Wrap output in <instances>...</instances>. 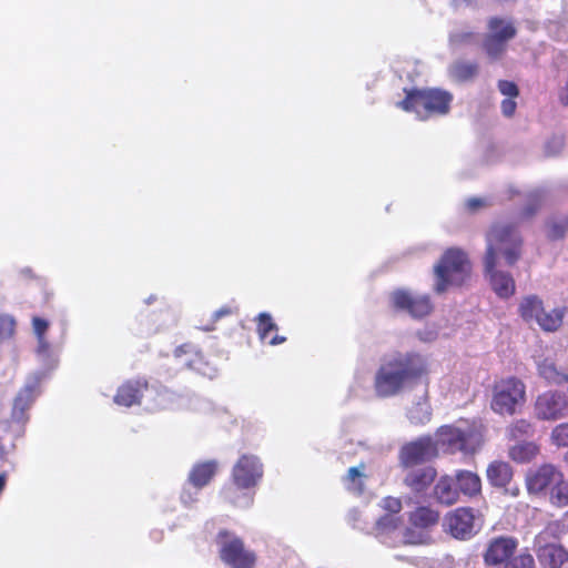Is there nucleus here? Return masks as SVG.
Here are the masks:
<instances>
[{"instance_id":"nucleus-32","label":"nucleus","mask_w":568,"mask_h":568,"mask_svg":"<svg viewBox=\"0 0 568 568\" xmlns=\"http://www.w3.org/2000/svg\"><path fill=\"white\" fill-rule=\"evenodd\" d=\"M549 501L556 507L568 506V479L565 478L562 471L560 474V479H557L555 486L550 490Z\"/></svg>"},{"instance_id":"nucleus-3","label":"nucleus","mask_w":568,"mask_h":568,"mask_svg":"<svg viewBox=\"0 0 568 568\" xmlns=\"http://www.w3.org/2000/svg\"><path fill=\"white\" fill-rule=\"evenodd\" d=\"M435 292L442 294L450 286H463L470 277L471 263L459 247L447 248L434 267Z\"/></svg>"},{"instance_id":"nucleus-13","label":"nucleus","mask_w":568,"mask_h":568,"mask_svg":"<svg viewBox=\"0 0 568 568\" xmlns=\"http://www.w3.org/2000/svg\"><path fill=\"white\" fill-rule=\"evenodd\" d=\"M560 474L561 470L549 463L541 464L536 468L529 469L525 477L527 491L530 495L549 496L557 479H560Z\"/></svg>"},{"instance_id":"nucleus-20","label":"nucleus","mask_w":568,"mask_h":568,"mask_svg":"<svg viewBox=\"0 0 568 568\" xmlns=\"http://www.w3.org/2000/svg\"><path fill=\"white\" fill-rule=\"evenodd\" d=\"M437 477V470L433 466H424L409 470L404 477V484L413 493L426 491Z\"/></svg>"},{"instance_id":"nucleus-8","label":"nucleus","mask_w":568,"mask_h":568,"mask_svg":"<svg viewBox=\"0 0 568 568\" xmlns=\"http://www.w3.org/2000/svg\"><path fill=\"white\" fill-rule=\"evenodd\" d=\"M481 443V435L474 427L445 425L437 430V444L448 453H474Z\"/></svg>"},{"instance_id":"nucleus-1","label":"nucleus","mask_w":568,"mask_h":568,"mask_svg":"<svg viewBox=\"0 0 568 568\" xmlns=\"http://www.w3.org/2000/svg\"><path fill=\"white\" fill-rule=\"evenodd\" d=\"M485 241L484 273L496 295L509 298L516 292L515 280L509 272L499 271L498 267L503 264L514 266L521 258L523 235L515 223L495 222L487 230Z\"/></svg>"},{"instance_id":"nucleus-50","label":"nucleus","mask_w":568,"mask_h":568,"mask_svg":"<svg viewBox=\"0 0 568 568\" xmlns=\"http://www.w3.org/2000/svg\"><path fill=\"white\" fill-rule=\"evenodd\" d=\"M6 486V475L0 474V493L4 489Z\"/></svg>"},{"instance_id":"nucleus-15","label":"nucleus","mask_w":568,"mask_h":568,"mask_svg":"<svg viewBox=\"0 0 568 568\" xmlns=\"http://www.w3.org/2000/svg\"><path fill=\"white\" fill-rule=\"evenodd\" d=\"M174 355L181 364L199 374L212 378L217 369L211 359L192 344H183L175 348Z\"/></svg>"},{"instance_id":"nucleus-53","label":"nucleus","mask_w":568,"mask_h":568,"mask_svg":"<svg viewBox=\"0 0 568 568\" xmlns=\"http://www.w3.org/2000/svg\"><path fill=\"white\" fill-rule=\"evenodd\" d=\"M518 493H519V489L517 488L515 491H513V495H514V496H517V495H518Z\"/></svg>"},{"instance_id":"nucleus-44","label":"nucleus","mask_w":568,"mask_h":568,"mask_svg":"<svg viewBox=\"0 0 568 568\" xmlns=\"http://www.w3.org/2000/svg\"><path fill=\"white\" fill-rule=\"evenodd\" d=\"M32 327H33V332L37 335V337L39 339H42L44 334L47 333V329L49 327V323H48L47 320H44L42 317L34 316L32 318Z\"/></svg>"},{"instance_id":"nucleus-18","label":"nucleus","mask_w":568,"mask_h":568,"mask_svg":"<svg viewBox=\"0 0 568 568\" xmlns=\"http://www.w3.org/2000/svg\"><path fill=\"white\" fill-rule=\"evenodd\" d=\"M536 555L542 568H561L568 561V551L559 544L546 542L545 532L536 537Z\"/></svg>"},{"instance_id":"nucleus-34","label":"nucleus","mask_w":568,"mask_h":568,"mask_svg":"<svg viewBox=\"0 0 568 568\" xmlns=\"http://www.w3.org/2000/svg\"><path fill=\"white\" fill-rule=\"evenodd\" d=\"M403 524L399 516L385 514L375 524V531L378 536L390 534L397 530Z\"/></svg>"},{"instance_id":"nucleus-48","label":"nucleus","mask_w":568,"mask_h":568,"mask_svg":"<svg viewBox=\"0 0 568 568\" xmlns=\"http://www.w3.org/2000/svg\"><path fill=\"white\" fill-rule=\"evenodd\" d=\"M484 200L479 197H471L467 201V206L469 210L475 211L481 206H484Z\"/></svg>"},{"instance_id":"nucleus-14","label":"nucleus","mask_w":568,"mask_h":568,"mask_svg":"<svg viewBox=\"0 0 568 568\" xmlns=\"http://www.w3.org/2000/svg\"><path fill=\"white\" fill-rule=\"evenodd\" d=\"M437 455L436 445L429 437H420L405 444L399 450V463L405 469L414 468Z\"/></svg>"},{"instance_id":"nucleus-11","label":"nucleus","mask_w":568,"mask_h":568,"mask_svg":"<svg viewBox=\"0 0 568 568\" xmlns=\"http://www.w3.org/2000/svg\"><path fill=\"white\" fill-rule=\"evenodd\" d=\"M534 415L538 420L555 422L568 416V396L549 389L539 394L534 403Z\"/></svg>"},{"instance_id":"nucleus-36","label":"nucleus","mask_w":568,"mask_h":568,"mask_svg":"<svg viewBox=\"0 0 568 568\" xmlns=\"http://www.w3.org/2000/svg\"><path fill=\"white\" fill-rule=\"evenodd\" d=\"M484 49L490 58L497 59L505 52L506 41L487 34L484 40Z\"/></svg>"},{"instance_id":"nucleus-43","label":"nucleus","mask_w":568,"mask_h":568,"mask_svg":"<svg viewBox=\"0 0 568 568\" xmlns=\"http://www.w3.org/2000/svg\"><path fill=\"white\" fill-rule=\"evenodd\" d=\"M498 90L506 98L516 99L519 95V89H518L517 84L513 81L499 80L498 81Z\"/></svg>"},{"instance_id":"nucleus-29","label":"nucleus","mask_w":568,"mask_h":568,"mask_svg":"<svg viewBox=\"0 0 568 568\" xmlns=\"http://www.w3.org/2000/svg\"><path fill=\"white\" fill-rule=\"evenodd\" d=\"M439 513L428 506H419L409 514V523L422 529L430 528L437 525Z\"/></svg>"},{"instance_id":"nucleus-23","label":"nucleus","mask_w":568,"mask_h":568,"mask_svg":"<svg viewBox=\"0 0 568 568\" xmlns=\"http://www.w3.org/2000/svg\"><path fill=\"white\" fill-rule=\"evenodd\" d=\"M434 497L444 506H452L458 501L459 490L450 476L445 475L438 479L434 486Z\"/></svg>"},{"instance_id":"nucleus-51","label":"nucleus","mask_w":568,"mask_h":568,"mask_svg":"<svg viewBox=\"0 0 568 568\" xmlns=\"http://www.w3.org/2000/svg\"><path fill=\"white\" fill-rule=\"evenodd\" d=\"M454 1L458 4H460V3L470 4L473 2V0H454Z\"/></svg>"},{"instance_id":"nucleus-19","label":"nucleus","mask_w":568,"mask_h":568,"mask_svg":"<svg viewBox=\"0 0 568 568\" xmlns=\"http://www.w3.org/2000/svg\"><path fill=\"white\" fill-rule=\"evenodd\" d=\"M148 387L149 383L144 377L128 379L119 386L113 400L124 407L139 405Z\"/></svg>"},{"instance_id":"nucleus-24","label":"nucleus","mask_w":568,"mask_h":568,"mask_svg":"<svg viewBox=\"0 0 568 568\" xmlns=\"http://www.w3.org/2000/svg\"><path fill=\"white\" fill-rule=\"evenodd\" d=\"M537 372L549 385H564L568 383V373L557 367L556 363L550 358H545L537 365Z\"/></svg>"},{"instance_id":"nucleus-6","label":"nucleus","mask_w":568,"mask_h":568,"mask_svg":"<svg viewBox=\"0 0 568 568\" xmlns=\"http://www.w3.org/2000/svg\"><path fill=\"white\" fill-rule=\"evenodd\" d=\"M220 559L230 568H254L256 565V554L246 548L242 538L235 536L226 529H222L216 535Z\"/></svg>"},{"instance_id":"nucleus-33","label":"nucleus","mask_w":568,"mask_h":568,"mask_svg":"<svg viewBox=\"0 0 568 568\" xmlns=\"http://www.w3.org/2000/svg\"><path fill=\"white\" fill-rule=\"evenodd\" d=\"M545 194L541 190H535L527 195V202L521 210V219H531L542 206Z\"/></svg>"},{"instance_id":"nucleus-35","label":"nucleus","mask_w":568,"mask_h":568,"mask_svg":"<svg viewBox=\"0 0 568 568\" xmlns=\"http://www.w3.org/2000/svg\"><path fill=\"white\" fill-rule=\"evenodd\" d=\"M365 464L362 463L358 467H351L345 477L344 483L347 486L348 489L362 493L364 485L362 481V478L365 477L364 470H365Z\"/></svg>"},{"instance_id":"nucleus-52","label":"nucleus","mask_w":568,"mask_h":568,"mask_svg":"<svg viewBox=\"0 0 568 568\" xmlns=\"http://www.w3.org/2000/svg\"><path fill=\"white\" fill-rule=\"evenodd\" d=\"M564 460H565L566 464H568V452L565 454Z\"/></svg>"},{"instance_id":"nucleus-30","label":"nucleus","mask_w":568,"mask_h":568,"mask_svg":"<svg viewBox=\"0 0 568 568\" xmlns=\"http://www.w3.org/2000/svg\"><path fill=\"white\" fill-rule=\"evenodd\" d=\"M488 30V34L506 42L511 40L517 33V30L511 22H507L499 17H493L489 19Z\"/></svg>"},{"instance_id":"nucleus-5","label":"nucleus","mask_w":568,"mask_h":568,"mask_svg":"<svg viewBox=\"0 0 568 568\" xmlns=\"http://www.w3.org/2000/svg\"><path fill=\"white\" fill-rule=\"evenodd\" d=\"M526 402V386L517 377L501 378L493 387L491 409L499 415L513 416Z\"/></svg>"},{"instance_id":"nucleus-2","label":"nucleus","mask_w":568,"mask_h":568,"mask_svg":"<svg viewBox=\"0 0 568 568\" xmlns=\"http://www.w3.org/2000/svg\"><path fill=\"white\" fill-rule=\"evenodd\" d=\"M428 364L418 353H396L385 361L374 378V388L378 397L397 395L404 387L424 381L428 385Z\"/></svg>"},{"instance_id":"nucleus-12","label":"nucleus","mask_w":568,"mask_h":568,"mask_svg":"<svg viewBox=\"0 0 568 568\" xmlns=\"http://www.w3.org/2000/svg\"><path fill=\"white\" fill-rule=\"evenodd\" d=\"M395 311L405 312L414 318H423L433 312V303L427 294H414L405 288H397L389 295Z\"/></svg>"},{"instance_id":"nucleus-7","label":"nucleus","mask_w":568,"mask_h":568,"mask_svg":"<svg viewBox=\"0 0 568 568\" xmlns=\"http://www.w3.org/2000/svg\"><path fill=\"white\" fill-rule=\"evenodd\" d=\"M443 525L455 539L468 540L480 529L483 515L473 507H457L445 515Z\"/></svg>"},{"instance_id":"nucleus-26","label":"nucleus","mask_w":568,"mask_h":568,"mask_svg":"<svg viewBox=\"0 0 568 568\" xmlns=\"http://www.w3.org/2000/svg\"><path fill=\"white\" fill-rule=\"evenodd\" d=\"M256 329L262 341L267 342L270 345H280L286 341V337L274 334L272 332L277 331V325L274 323L272 316L268 313H261L257 316Z\"/></svg>"},{"instance_id":"nucleus-31","label":"nucleus","mask_w":568,"mask_h":568,"mask_svg":"<svg viewBox=\"0 0 568 568\" xmlns=\"http://www.w3.org/2000/svg\"><path fill=\"white\" fill-rule=\"evenodd\" d=\"M534 432V425L530 420L519 418L506 428V437L508 440H519L532 436Z\"/></svg>"},{"instance_id":"nucleus-16","label":"nucleus","mask_w":568,"mask_h":568,"mask_svg":"<svg viewBox=\"0 0 568 568\" xmlns=\"http://www.w3.org/2000/svg\"><path fill=\"white\" fill-rule=\"evenodd\" d=\"M517 547L518 540L515 537L498 536L491 538L483 554L485 565L488 567L504 566L515 555Z\"/></svg>"},{"instance_id":"nucleus-38","label":"nucleus","mask_w":568,"mask_h":568,"mask_svg":"<svg viewBox=\"0 0 568 568\" xmlns=\"http://www.w3.org/2000/svg\"><path fill=\"white\" fill-rule=\"evenodd\" d=\"M535 560L534 557L525 551L517 556H511L507 562L503 566V568H534Z\"/></svg>"},{"instance_id":"nucleus-4","label":"nucleus","mask_w":568,"mask_h":568,"mask_svg":"<svg viewBox=\"0 0 568 568\" xmlns=\"http://www.w3.org/2000/svg\"><path fill=\"white\" fill-rule=\"evenodd\" d=\"M405 99L396 104L397 108L415 112L423 120L448 113L453 100L450 93L439 89H412L405 90Z\"/></svg>"},{"instance_id":"nucleus-42","label":"nucleus","mask_w":568,"mask_h":568,"mask_svg":"<svg viewBox=\"0 0 568 568\" xmlns=\"http://www.w3.org/2000/svg\"><path fill=\"white\" fill-rule=\"evenodd\" d=\"M381 507L388 514L398 516L403 508L402 500L397 497L387 496L382 499Z\"/></svg>"},{"instance_id":"nucleus-22","label":"nucleus","mask_w":568,"mask_h":568,"mask_svg":"<svg viewBox=\"0 0 568 568\" xmlns=\"http://www.w3.org/2000/svg\"><path fill=\"white\" fill-rule=\"evenodd\" d=\"M486 476L488 483L493 487L504 488L510 484L514 470L509 463L504 460H494L488 465Z\"/></svg>"},{"instance_id":"nucleus-37","label":"nucleus","mask_w":568,"mask_h":568,"mask_svg":"<svg viewBox=\"0 0 568 568\" xmlns=\"http://www.w3.org/2000/svg\"><path fill=\"white\" fill-rule=\"evenodd\" d=\"M16 320L8 314H0V345L13 337Z\"/></svg>"},{"instance_id":"nucleus-9","label":"nucleus","mask_w":568,"mask_h":568,"mask_svg":"<svg viewBox=\"0 0 568 568\" xmlns=\"http://www.w3.org/2000/svg\"><path fill=\"white\" fill-rule=\"evenodd\" d=\"M518 313L525 322L536 321L547 332L557 331L564 318L559 310L546 312L542 301L537 295L525 296L519 303Z\"/></svg>"},{"instance_id":"nucleus-39","label":"nucleus","mask_w":568,"mask_h":568,"mask_svg":"<svg viewBox=\"0 0 568 568\" xmlns=\"http://www.w3.org/2000/svg\"><path fill=\"white\" fill-rule=\"evenodd\" d=\"M550 440L556 447H568V422L552 428Z\"/></svg>"},{"instance_id":"nucleus-46","label":"nucleus","mask_w":568,"mask_h":568,"mask_svg":"<svg viewBox=\"0 0 568 568\" xmlns=\"http://www.w3.org/2000/svg\"><path fill=\"white\" fill-rule=\"evenodd\" d=\"M564 146V141L560 138H554L551 141H549L546 145V152L548 155L555 154L557 151H559Z\"/></svg>"},{"instance_id":"nucleus-45","label":"nucleus","mask_w":568,"mask_h":568,"mask_svg":"<svg viewBox=\"0 0 568 568\" xmlns=\"http://www.w3.org/2000/svg\"><path fill=\"white\" fill-rule=\"evenodd\" d=\"M517 103L515 99L506 98L501 101L500 109L505 116L510 118L515 114Z\"/></svg>"},{"instance_id":"nucleus-27","label":"nucleus","mask_w":568,"mask_h":568,"mask_svg":"<svg viewBox=\"0 0 568 568\" xmlns=\"http://www.w3.org/2000/svg\"><path fill=\"white\" fill-rule=\"evenodd\" d=\"M479 72V65L476 62L457 60L448 68L449 77L459 83L474 80Z\"/></svg>"},{"instance_id":"nucleus-10","label":"nucleus","mask_w":568,"mask_h":568,"mask_svg":"<svg viewBox=\"0 0 568 568\" xmlns=\"http://www.w3.org/2000/svg\"><path fill=\"white\" fill-rule=\"evenodd\" d=\"M263 474L261 459L253 454H243L232 468L231 480L237 489L248 490L257 486Z\"/></svg>"},{"instance_id":"nucleus-17","label":"nucleus","mask_w":568,"mask_h":568,"mask_svg":"<svg viewBox=\"0 0 568 568\" xmlns=\"http://www.w3.org/2000/svg\"><path fill=\"white\" fill-rule=\"evenodd\" d=\"M41 393V379L38 376L30 377L19 389L13 399L11 417L16 422H26L27 412L30 409L36 398Z\"/></svg>"},{"instance_id":"nucleus-49","label":"nucleus","mask_w":568,"mask_h":568,"mask_svg":"<svg viewBox=\"0 0 568 568\" xmlns=\"http://www.w3.org/2000/svg\"><path fill=\"white\" fill-rule=\"evenodd\" d=\"M559 101L562 105L568 106V81L561 88L559 92Z\"/></svg>"},{"instance_id":"nucleus-41","label":"nucleus","mask_w":568,"mask_h":568,"mask_svg":"<svg viewBox=\"0 0 568 568\" xmlns=\"http://www.w3.org/2000/svg\"><path fill=\"white\" fill-rule=\"evenodd\" d=\"M408 417L413 424H424L430 419V413L422 404L409 409Z\"/></svg>"},{"instance_id":"nucleus-54","label":"nucleus","mask_w":568,"mask_h":568,"mask_svg":"<svg viewBox=\"0 0 568 568\" xmlns=\"http://www.w3.org/2000/svg\"><path fill=\"white\" fill-rule=\"evenodd\" d=\"M225 491H226V494H230L231 488H226Z\"/></svg>"},{"instance_id":"nucleus-21","label":"nucleus","mask_w":568,"mask_h":568,"mask_svg":"<svg viewBox=\"0 0 568 568\" xmlns=\"http://www.w3.org/2000/svg\"><path fill=\"white\" fill-rule=\"evenodd\" d=\"M217 469L219 463L214 459L196 463L189 473V481L195 488L201 489L210 484Z\"/></svg>"},{"instance_id":"nucleus-25","label":"nucleus","mask_w":568,"mask_h":568,"mask_svg":"<svg viewBox=\"0 0 568 568\" xmlns=\"http://www.w3.org/2000/svg\"><path fill=\"white\" fill-rule=\"evenodd\" d=\"M455 481L459 494L468 497H476L481 493L480 477L470 470H457L455 474Z\"/></svg>"},{"instance_id":"nucleus-47","label":"nucleus","mask_w":568,"mask_h":568,"mask_svg":"<svg viewBox=\"0 0 568 568\" xmlns=\"http://www.w3.org/2000/svg\"><path fill=\"white\" fill-rule=\"evenodd\" d=\"M235 308L230 305H224L212 314L213 322H217L222 317L230 316L234 313Z\"/></svg>"},{"instance_id":"nucleus-40","label":"nucleus","mask_w":568,"mask_h":568,"mask_svg":"<svg viewBox=\"0 0 568 568\" xmlns=\"http://www.w3.org/2000/svg\"><path fill=\"white\" fill-rule=\"evenodd\" d=\"M566 231H568L567 220L565 223L558 221H550L547 223V237L551 241L561 240L565 236Z\"/></svg>"},{"instance_id":"nucleus-28","label":"nucleus","mask_w":568,"mask_h":568,"mask_svg":"<svg viewBox=\"0 0 568 568\" xmlns=\"http://www.w3.org/2000/svg\"><path fill=\"white\" fill-rule=\"evenodd\" d=\"M540 448L534 442L523 440L509 447L508 457L518 464H527L537 457Z\"/></svg>"}]
</instances>
